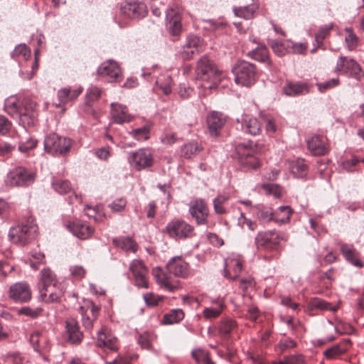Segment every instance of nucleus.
<instances>
[{
	"mask_svg": "<svg viewBox=\"0 0 364 364\" xmlns=\"http://www.w3.org/2000/svg\"><path fill=\"white\" fill-rule=\"evenodd\" d=\"M165 272L160 268L153 269L156 282L164 289L173 292L181 288L180 282L176 277L185 278L188 274V264L181 257H173L166 264Z\"/></svg>",
	"mask_w": 364,
	"mask_h": 364,
	"instance_id": "obj_1",
	"label": "nucleus"
},
{
	"mask_svg": "<svg viewBox=\"0 0 364 364\" xmlns=\"http://www.w3.org/2000/svg\"><path fill=\"white\" fill-rule=\"evenodd\" d=\"M221 72H219L214 64L206 57H202L198 62L196 68V76L198 80L207 82L203 84L205 88L212 89L216 87L220 80Z\"/></svg>",
	"mask_w": 364,
	"mask_h": 364,
	"instance_id": "obj_2",
	"label": "nucleus"
},
{
	"mask_svg": "<svg viewBox=\"0 0 364 364\" xmlns=\"http://www.w3.org/2000/svg\"><path fill=\"white\" fill-rule=\"evenodd\" d=\"M235 154L239 164L244 169H256L259 166V160L256 156V147L252 141L236 144Z\"/></svg>",
	"mask_w": 364,
	"mask_h": 364,
	"instance_id": "obj_3",
	"label": "nucleus"
},
{
	"mask_svg": "<svg viewBox=\"0 0 364 364\" xmlns=\"http://www.w3.org/2000/svg\"><path fill=\"white\" fill-rule=\"evenodd\" d=\"M38 230L37 225L33 222L21 224L11 228L8 237L11 242L24 247L37 237Z\"/></svg>",
	"mask_w": 364,
	"mask_h": 364,
	"instance_id": "obj_4",
	"label": "nucleus"
},
{
	"mask_svg": "<svg viewBox=\"0 0 364 364\" xmlns=\"http://www.w3.org/2000/svg\"><path fill=\"white\" fill-rule=\"evenodd\" d=\"M254 208L257 210V217L259 221L264 223L274 221L279 225L288 223L293 212L289 206H280L279 211L284 213V215L282 218H279L274 213L271 207L257 205Z\"/></svg>",
	"mask_w": 364,
	"mask_h": 364,
	"instance_id": "obj_5",
	"label": "nucleus"
},
{
	"mask_svg": "<svg viewBox=\"0 0 364 364\" xmlns=\"http://www.w3.org/2000/svg\"><path fill=\"white\" fill-rule=\"evenodd\" d=\"M73 144V141L68 137L56 134H50L44 139L45 151L52 155L64 156L68 154Z\"/></svg>",
	"mask_w": 364,
	"mask_h": 364,
	"instance_id": "obj_6",
	"label": "nucleus"
},
{
	"mask_svg": "<svg viewBox=\"0 0 364 364\" xmlns=\"http://www.w3.org/2000/svg\"><path fill=\"white\" fill-rule=\"evenodd\" d=\"M237 84L249 87L257 80V73L253 64L247 61L237 63L232 68Z\"/></svg>",
	"mask_w": 364,
	"mask_h": 364,
	"instance_id": "obj_7",
	"label": "nucleus"
},
{
	"mask_svg": "<svg viewBox=\"0 0 364 364\" xmlns=\"http://www.w3.org/2000/svg\"><path fill=\"white\" fill-rule=\"evenodd\" d=\"M168 236L176 240H181L194 235V228L187 222L177 219L170 221L166 226Z\"/></svg>",
	"mask_w": 364,
	"mask_h": 364,
	"instance_id": "obj_8",
	"label": "nucleus"
},
{
	"mask_svg": "<svg viewBox=\"0 0 364 364\" xmlns=\"http://www.w3.org/2000/svg\"><path fill=\"white\" fill-rule=\"evenodd\" d=\"M36 176L34 171L18 166L8 173L6 183L11 186H28L34 182Z\"/></svg>",
	"mask_w": 364,
	"mask_h": 364,
	"instance_id": "obj_9",
	"label": "nucleus"
},
{
	"mask_svg": "<svg viewBox=\"0 0 364 364\" xmlns=\"http://www.w3.org/2000/svg\"><path fill=\"white\" fill-rule=\"evenodd\" d=\"M36 103L29 98L22 101L21 111L15 119H18V124L26 129L35 125L37 121Z\"/></svg>",
	"mask_w": 364,
	"mask_h": 364,
	"instance_id": "obj_10",
	"label": "nucleus"
},
{
	"mask_svg": "<svg viewBox=\"0 0 364 364\" xmlns=\"http://www.w3.org/2000/svg\"><path fill=\"white\" fill-rule=\"evenodd\" d=\"M128 161L136 171H141L153 165V154L149 149H139L129 153Z\"/></svg>",
	"mask_w": 364,
	"mask_h": 364,
	"instance_id": "obj_11",
	"label": "nucleus"
},
{
	"mask_svg": "<svg viewBox=\"0 0 364 364\" xmlns=\"http://www.w3.org/2000/svg\"><path fill=\"white\" fill-rule=\"evenodd\" d=\"M335 71L346 74L356 80H360L363 75L360 65L353 59L344 56L338 58Z\"/></svg>",
	"mask_w": 364,
	"mask_h": 364,
	"instance_id": "obj_12",
	"label": "nucleus"
},
{
	"mask_svg": "<svg viewBox=\"0 0 364 364\" xmlns=\"http://www.w3.org/2000/svg\"><path fill=\"white\" fill-rule=\"evenodd\" d=\"M119 14L127 18H143L147 14V8L142 1H124L120 4Z\"/></svg>",
	"mask_w": 364,
	"mask_h": 364,
	"instance_id": "obj_13",
	"label": "nucleus"
},
{
	"mask_svg": "<svg viewBox=\"0 0 364 364\" xmlns=\"http://www.w3.org/2000/svg\"><path fill=\"white\" fill-rule=\"evenodd\" d=\"M189 213L195 219L197 225H205L208 223L209 209L203 199H196L189 203Z\"/></svg>",
	"mask_w": 364,
	"mask_h": 364,
	"instance_id": "obj_14",
	"label": "nucleus"
},
{
	"mask_svg": "<svg viewBox=\"0 0 364 364\" xmlns=\"http://www.w3.org/2000/svg\"><path fill=\"white\" fill-rule=\"evenodd\" d=\"M38 289L40 297L46 303L58 301L65 292L64 287L60 282Z\"/></svg>",
	"mask_w": 364,
	"mask_h": 364,
	"instance_id": "obj_15",
	"label": "nucleus"
},
{
	"mask_svg": "<svg viewBox=\"0 0 364 364\" xmlns=\"http://www.w3.org/2000/svg\"><path fill=\"white\" fill-rule=\"evenodd\" d=\"M96 339L97 346L105 351H117L119 348L117 338L105 326L97 332Z\"/></svg>",
	"mask_w": 364,
	"mask_h": 364,
	"instance_id": "obj_16",
	"label": "nucleus"
},
{
	"mask_svg": "<svg viewBox=\"0 0 364 364\" xmlns=\"http://www.w3.org/2000/svg\"><path fill=\"white\" fill-rule=\"evenodd\" d=\"M97 73L99 75L105 77L106 80L110 82L119 81L122 77L118 64L111 60L102 63L97 69Z\"/></svg>",
	"mask_w": 364,
	"mask_h": 364,
	"instance_id": "obj_17",
	"label": "nucleus"
},
{
	"mask_svg": "<svg viewBox=\"0 0 364 364\" xmlns=\"http://www.w3.org/2000/svg\"><path fill=\"white\" fill-rule=\"evenodd\" d=\"M226 121L227 117L223 113L217 111L210 112L206 117V122L210 134L215 137L219 136Z\"/></svg>",
	"mask_w": 364,
	"mask_h": 364,
	"instance_id": "obj_18",
	"label": "nucleus"
},
{
	"mask_svg": "<svg viewBox=\"0 0 364 364\" xmlns=\"http://www.w3.org/2000/svg\"><path fill=\"white\" fill-rule=\"evenodd\" d=\"M312 85L301 81L287 80L282 87V93L288 97H295L309 93Z\"/></svg>",
	"mask_w": 364,
	"mask_h": 364,
	"instance_id": "obj_19",
	"label": "nucleus"
},
{
	"mask_svg": "<svg viewBox=\"0 0 364 364\" xmlns=\"http://www.w3.org/2000/svg\"><path fill=\"white\" fill-rule=\"evenodd\" d=\"M100 308L91 301H85L83 306L80 307V313L82 318V323L87 330H91L93 327V323L97 318Z\"/></svg>",
	"mask_w": 364,
	"mask_h": 364,
	"instance_id": "obj_20",
	"label": "nucleus"
},
{
	"mask_svg": "<svg viewBox=\"0 0 364 364\" xmlns=\"http://www.w3.org/2000/svg\"><path fill=\"white\" fill-rule=\"evenodd\" d=\"M130 270L134 278L135 285L147 289L149 287L148 270L141 261L134 260L130 265Z\"/></svg>",
	"mask_w": 364,
	"mask_h": 364,
	"instance_id": "obj_21",
	"label": "nucleus"
},
{
	"mask_svg": "<svg viewBox=\"0 0 364 364\" xmlns=\"http://www.w3.org/2000/svg\"><path fill=\"white\" fill-rule=\"evenodd\" d=\"M308 149L315 156L325 155L329 150L327 139L325 136L314 135L306 141Z\"/></svg>",
	"mask_w": 364,
	"mask_h": 364,
	"instance_id": "obj_22",
	"label": "nucleus"
},
{
	"mask_svg": "<svg viewBox=\"0 0 364 364\" xmlns=\"http://www.w3.org/2000/svg\"><path fill=\"white\" fill-rule=\"evenodd\" d=\"M9 297L15 301L26 302L31 298V290L28 284L16 283L9 289Z\"/></svg>",
	"mask_w": 364,
	"mask_h": 364,
	"instance_id": "obj_23",
	"label": "nucleus"
},
{
	"mask_svg": "<svg viewBox=\"0 0 364 364\" xmlns=\"http://www.w3.org/2000/svg\"><path fill=\"white\" fill-rule=\"evenodd\" d=\"M166 26L172 36L180 33L182 28L181 17L176 9L169 8L166 11Z\"/></svg>",
	"mask_w": 364,
	"mask_h": 364,
	"instance_id": "obj_24",
	"label": "nucleus"
},
{
	"mask_svg": "<svg viewBox=\"0 0 364 364\" xmlns=\"http://www.w3.org/2000/svg\"><path fill=\"white\" fill-rule=\"evenodd\" d=\"M202 47L201 40L196 36H189L186 43L182 46L181 55L184 59H191L198 54Z\"/></svg>",
	"mask_w": 364,
	"mask_h": 364,
	"instance_id": "obj_25",
	"label": "nucleus"
},
{
	"mask_svg": "<svg viewBox=\"0 0 364 364\" xmlns=\"http://www.w3.org/2000/svg\"><path fill=\"white\" fill-rule=\"evenodd\" d=\"M279 240H285V238L277 234L274 230L259 232L255 237V245L257 248H259L269 244H279Z\"/></svg>",
	"mask_w": 364,
	"mask_h": 364,
	"instance_id": "obj_26",
	"label": "nucleus"
},
{
	"mask_svg": "<svg viewBox=\"0 0 364 364\" xmlns=\"http://www.w3.org/2000/svg\"><path fill=\"white\" fill-rule=\"evenodd\" d=\"M67 228L75 237L85 240L89 238L94 232V229L86 223L76 221L67 225Z\"/></svg>",
	"mask_w": 364,
	"mask_h": 364,
	"instance_id": "obj_27",
	"label": "nucleus"
},
{
	"mask_svg": "<svg viewBox=\"0 0 364 364\" xmlns=\"http://www.w3.org/2000/svg\"><path fill=\"white\" fill-rule=\"evenodd\" d=\"M242 260L239 257H229L225 259V277L236 279L242 271Z\"/></svg>",
	"mask_w": 364,
	"mask_h": 364,
	"instance_id": "obj_28",
	"label": "nucleus"
},
{
	"mask_svg": "<svg viewBox=\"0 0 364 364\" xmlns=\"http://www.w3.org/2000/svg\"><path fill=\"white\" fill-rule=\"evenodd\" d=\"M237 121L241 123L242 128L245 132L253 136L261 133V123L257 118L245 114L242 117L240 120L237 119Z\"/></svg>",
	"mask_w": 364,
	"mask_h": 364,
	"instance_id": "obj_29",
	"label": "nucleus"
},
{
	"mask_svg": "<svg viewBox=\"0 0 364 364\" xmlns=\"http://www.w3.org/2000/svg\"><path fill=\"white\" fill-rule=\"evenodd\" d=\"M112 116L113 121L117 124H123L129 122L132 117L128 114L127 107L124 105L118 103H112Z\"/></svg>",
	"mask_w": 364,
	"mask_h": 364,
	"instance_id": "obj_30",
	"label": "nucleus"
},
{
	"mask_svg": "<svg viewBox=\"0 0 364 364\" xmlns=\"http://www.w3.org/2000/svg\"><path fill=\"white\" fill-rule=\"evenodd\" d=\"M225 308V301L223 298L212 300V306L205 308L203 311V316L207 319L215 318L220 315Z\"/></svg>",
	"mask_w": 364,
	"mask_h": 364,
	"instance_id": "obj_31",
	"label": "nucleus"
},
{
	"mask_svg": "<svg viewBox=\"0 0 364 364\" xmlns=\"http://www.w3.org/2000/svg\"><path fill=\"white\" fill-rule=\"evenodd\" d=\"M248 56L255 60L266 64L270 66L272 62L269 56V50L265 45L258 44V46L249 51Z\"/></svg>",
	"mask_w": 364,
	"mask_h": 364,
	"instance_id": "obj_32",
	"label": "nucleus"
},
{
	"mask_svg": "<svg viewBox=\"0 0 364 364\" xmlns=\"http://www.w3.org/2000/svg\"><path fill=\"white\" fill-rule=\"evenodd\" d=\"M66 330L68 340L71 343L78 344L82 341V333L75 320L71 319L66 321Z\"/></svg>",
	"mask_w": 364,
	"mask_h": 364,
	"instance_id": "obj_33",
	"label": "nucleus"
},
{
	"mask_svg": "<svg viewBox=\"0 0 364 364\" xmlns=\"http://www.w3.org/2000/svg\"><path fill=\"white\" fill-rule=\"evenodd\" d=\"M51 186L53 189L60 195H74L75 198L77 196L75 194L73 186L70 182L67 179L63 178H53Z\"/></svg>",
	"mask_w": 364,
	"mask_h": 364,
	"instance_id": "obj_34",
	"label": "nucleus"
},
{
	"mask_svg": "<svg viewBox=\"0 0 364 364\" xmlns=\"http://www.w3.org/2000/svg\"><path fill=\"white\" fill-rule=\"evenodd\" d=\"M350 343L349 339L345 340L334 346L326 349L324 352V356L327 359H333L338 356H340L348 351V346Z\"/></svg>",
	"mask_w": 364,
	"mask_h": 364,
	"instance_id": "obj_35",
	"label": "nucleus"
},
{
	"mask_svg": "<svg viewBox=\"0 0 364 364\" xmlns=\"http://www.w3.org/2000/svg\"><path fill=\"white\" fill-rule=\"evenodd\" d=\"M112 242L114 247L122 250H136L137 249L136 242L129 236H120L113 238Z\"/></svg>",
	"mask_w": 364,
	"mask_h": 364,
	"instance_id": "obj_36",
	"label": "nucleus"
},
{
	"mask_svg": "<svg viewBox=\"0 0 364 364\" xmlns=\"http://www.w3.org/2000/svg\"><path fill=\"white\" fill-rule=\"evenodd\" d=\"M236 322L230 318H223L220 321L218 331L220 336L224 339H229L232 332L236 328Z\"/></svg>",
	"mask_w": 364,
	"mask_h": 364,
	"instance_id": "obj_37",
	"label": "nucleus"
},
{
	"mask_svg": "<svg viewBox=\"0 0 364 364\" xmlns=\"http://www.w3.org/2000/svg\"><path fill=\"white\" fill-rule=\"evenodd\" d=\"M289 168L291 173L297 178H302L307 174L308 166L304 159H297L289 161Z\"/></svg>",
	"mask_w": 364,
	"mask_h": 364,
	"instance_id": "obj_38",
	"label": "nucleus"
},
{
	"mask_svg": "<svg viewBox=\"0 0 364 364\" xmlns=\"http://www.w3.org/2000/svg\"><path fill=\"white\" fill-rule=\"evenodd\" d=\"M82 92V88L79 87L76 89L64 87L58 90V97L61 102L65 103L77 98Z\"/></svg>",
	"mask_w": 364,
	"mask_h": 364,
	"instance_id": "obj_39",
	"label": "nucleus"
},
{
	"mask_svg": "<svg viewBox=\"0 0 364 364\" xmlns=\"http://www.w3.org/2000/svg\"><path fill=\"white\" fill-rule=\"evenodd\" d=\"M22 105L20 106L18 100L15 97L7 98L4 102L5 111L13 118H16L21 111Z\"/></svg>",
	"mask_w": 364,
	"mask_h": 364,
	"instance_id": "obj_40",
	"label": "nucleus"
},
{
	"mask_svg": "<svg viewBox=\"0 0 364 364\" xmlns=\"http://www.w3.org/2000/svg\"><path fill=\"white\" fill-rule=\"evenodd\" d=\"M309 306L311 309H318L320 310H327L332 312H336L339 308L338 305H332L331 303H328L319 298L312 299L309 304Z\"/></svg>",
	"mask_w": 364,
	"mask_h": 364,
	"instance_id": "obj_41",
	"label": "nucleus"
},
{
	"mask_svg": "<svg viewBox=\"0 0 364 364\" xmlns=\"http://www.w3.org/2000/svg\"><path fill=\"white\" fill-rule=\"evenodd\" d=\"M201 149L202 148L198 142H189L181 146V155L186 159H191L196 156Z\"/></svg>",
	"mask_w": 364,
	"mask_h": 364,
	"instance_id": "obj_42",
	"label": "nucleus"
},
{
	"mask_svg": "<svg viewBox=\"0 0 364 364\" xmlns=\"http://www.w3.org/2000/svg\"><path fill=\"white\" fill-rule=\"evenodd\" d=\"M257 8L258 6L256 4H252L245 6L234 8L233 11L237 16L245 19H250L253 17Z\"/></svg>",
	"mask_w": 364,
	"mask_h": 364,
	"instance_id": "obj_43",
	"label": "nucleus"
},
{
	"mask_svg": "<svg viewBox=\"0 0 364 364\" xmlns=\"http://www.w3.org/2000/svg\"><path fill=\"white\" fill-rule=\"evenodd\" d=\"M56 282H58L56 275L50 268H44L42 269L41 272L38 288Z\"/></svg>",
	"mask_w": 364,
	"mask_h": 364,
	"instance_id": "obj_44",
	"label": "nucleus"
},
{
	"mask_svg": "<svg viewBox=\"0 0 364 364\" xmlns=\"http://www.w3.org/2000/svg\"><path fill=\"white\" fill-rule=\"evenodd\" d=\"M184 312L181 309H172L166 314L163 318L165 324H173L180 322L184 318Z\"/></svg>",
	"mask_w": 364,
	"mask_h": 364,
	"instance_id": "obj_45",
	"label": "nucleus"
},
{
	"mask_svg": "<svg viewBox=\"0 0 364 364\" xmlns=\"http://www.w3.org/2000/svg\"><path fill=\"white\" fill-rule=\"evenodd\" d=\"M30 341L33 348L36 351H41L45 348L46 344V337L39 331H36L31 333Z\"/></svg>",
	"mask_w": 364,
	"mask_h": 364,
	"instance_id": "obj_46",
	"label": "nucleus"
},
{
	"mask_svg": "<svg viewBox=\"0 0 364 364\" xmlns=\"http://www.w3.org/2000/svg\"><path fill=\"white\" fill-rule=\"evenodd\" d=\"M156 85L165 95H168L172 90V78L168 75H162L156 80Z\"/></svg>",
	"mask_w": 364,
	"mask_h": 364,
	"instance_id": "obj_47",
	"label": "nucleus"
},
{
	"mask_svg": "<svg viewBox=\"0 0 364 364\" xmlns=\"http://www.w3.org/2000/svg\"><path fill=\"white\" fill-rule=\"evenodd\" d=\"M11 55L18 60L22 59L26 61L31 58V50L26 44H19L15 47Z\"/></svg>",
	"mask_w": 364,
	"mask_h": 364,
	"instance_id": "obj_48",
	"label": "nucleus"
},
{
	"mask_svg": "<svg viewBox=\"0 0 364 364\" xmlns=\"http://www.w3.org/2000/svg\"><path fill=\"white\" fill-rule=\"evenodd\" d=\"M192 356L197 364H214L208 351L198 348L192 351Z\"/></svg>",
	"mask_w": 364,
	"mask_h": 364,
	"instance_id": "obj_49",
	"label": "nucleus"
},
{
	"mask_svg": "<svg viewBox=\"0 0 364 364\" xmlns=\"http://www.w3.org/2000/svg\"><path fill=\"white\" fill-rule=\"evenodd\" d=\"M156 336L150 332H144L139 336L138 343L143 349L150 350Z\"/></svg>",
	"mask_w": 364,
	"mask_h": 364,
	"instance_id": "obj_50",
	"label": "nucleus"
},
{
	"mask_svg": "<svg viewBox=\"0 0 364 364\" xmlns=\"http://www.w3.org/2000/svg\"><path fill=\"white\" fill-rule=\"evenodd\" d=\"M102 94V90L97 86L91 85L87 90L85 103L88 105L97 101Z\"/></svg>",
	"mask_w": 364,
	"mask_h": 364,
	"instance_id": "obj_51",
	"label": "nucleus"
},
{
	"mask_svg": "<svg viewBox=\"0 0 364 364\" xmlns=\"http://www.w3.org/2000/svg\"><path fill=\"white\" fill-rule=\"evenodd\" d=\"M262 187L267 194L272 195L276 198H280L282 196L283 190L279 185L264 183Z\"/></svg>",
	"mask_w": 364,
	"mask_h": 364,
	"instance_id": "obj_52",
	"label": "nucleus"
},
{
	"mask_svg": "<svg viewBox=\"0 0 364 364\" xmlns=\"http://www.w3.org/2000/svg\"><path fill=\"white\" fill-rule=\"evenodd\" d=\"M150 127L149 126H144L140 128L133 129L132 132V136L138 141H144L149 138Z\"/></svg>",
	"mask_w": 364,
	"mask_h": 364,
	"instance_id": "obj_53",
	"label": "nucleus"
},
{
	"mask_svg": "<svg viewBox=\"0 0 364 364\" xmlns=\"http://www.w3.org/2000/svg\"><path fill=\"white\" fill-rule=\"evenodd\" d=\"M29 259L31 267L36 270L40 264L45 263V255L41 252H32Z\"/></svg>",
	"mask_w": 364,
	"mask_h": 364,
	"instance_id": "obj_54",
	"label": "nucleus"
},
{
	"mask_svg": "<svg viewBox=\"0 0 364 364\" xmlns=\"http://www.w3.org/2000/svg\"><path fill=\"white\" fill-rule=\"evenodd\" d=\"M345 31L347 33V36L345 38L347 46L349 50H353L358 44V37L353 33L352 28L346 27Z\"/></svg>",
	"mask_w": 364,
	"mask_h": 364,
	"instance_id": "obj_55",
	"label": "nucleus"
},
{
	"mask_svg": "<svg viewBox=\"0 0 364 364\" xmlns=\"http://www.w3.org/2000/svg\"><path fill=\"white\" fill-rule=\"evenodd\" d=\"M332 28V24L324 25L320 27L318 33L315 36V39L317 43L320 44L322 43L323 40L328 36Z\"/></svg>",
	"mask_w": 364,
	"mask_h": 364,
	"instance_id": "obj_56",
	"label": "nucleus"
},
{
	"mask_svg": "<svg viewBox=\"0 0 364 364\" xmlns=\"http://www.w3.org/2000/svg\"><path fill=\"white\" fill-rule=\"evenodd\" d=\"M138 355L136 354L118 355L114 360L107 362V364H131L132 361L136 360Z\"/></svg>",
	"mask_w": 364,
	"mask_h": 364,
	"instance_id": "obj_57",
	"label": "nucleus"
},
{
	"mask_svg": "<svg viewBox=\"0 0 364 364\" xmlns=\"http://www.w3.org/2000/svg\"><path fill=\"white\" fill-rule=\"evenodd\" d=\"M127 200L124 198H117L108 205L112 212H122L125 209Z\"/></svg>",
	"mask_w": 364,
	"mask_h": 364,
	"instance_id": "obj_58",
	"label": "nucleus"
},
{
	"mask_svg": "<svg viewBox=\"0 0 364 364\" xmlns=\"http://www.w3.org/2000/svg\"><path fill=\"white\" fill-rule=\"evenodd\" d=\"M360 162V159L356 156L351 159H345L341 162V166L348 172H353L355 170L356 165Z\"/></svg>",
	"mask_w": 364,
	"mask_h": 364,
	"instance_id": "obj_59",
	"label": "nucleus"
},
{
	"mask_svg": "<svg viewBox=\"0 0 364 364\" xmlns=\"http://www.w3.org/2000/svg\"><path fill=\"white\" fill-rule=\"evenodd\" d=\"M339 84L338 78H332L323 82L317 83L318 90L321 92H323L329 89L336 87Z\"/></svg>",
	"mask_w": 364,
	"mask_h": 364,
	"instance_id": "obj_60",
	"label": "nucleus"
},
{
	"mask_svg": "<svg viewBox=\"0 0 364 364\" xmlns=\"http://www.w3.org/2000/svg\"><path fill=\"white\" fill-rule=\"evenodd\" d=\"M41 312H42L41 308L32 309L29 306H25L18 310L19 314L25 315V316H29L33 318H36L38 316H40Z\"/></svg>",
	"mask_w": 364,
	"mask_h": 364,
	"instance_id": "obj_61",
	"label": "nucleus"
},
{
	"mask_svg": "<svg viewBox=\"0 0 364 364\" xmlns=\"http://www.w3.org/2000/svg\"><path fill=\"white\" fill-rule=\"evenodd\" d=\"M296 346V343L289 338L282 339L278 343V348L281 350L282 353L288 349L294 348Z\"/></svg>",
	"mask_w": 364,
	"mask_h": 364,
	"instance_id": "obj_62",
	"label": "nucleus"
},
{
	"mask_svg": "<svg viewBox=\"0 0 364 364\" xmlns=\"http://www.w3.org/2000/svg\"><path fill=\"white\" fill-rule=\"evenodd\" d=\"M161 141L166 145H171L175 144L178 138L176 136V133L171 132H166L161 136Z\"/></svg>",
	"mask_w": 364,
	"mask_h": 364,
	"instance_id": "obj_63",
	"label": "nucleus"
},
{
	"mask_svg": "<svg viewBox=\"0 0 364 364\" xmlns=\"http://www.w3.org/2000/svg\"><path fill=\"white\" fill-rule=\"evenodd\" d=\"M287 364H304L305 358L301 354L289 355L284 356Z\"/></svg>",
	"mask_w": 364,
	"mask_h": 364,
	"instance_id": "obj_64",
	"label": "nucleus"
}]
</instances>
